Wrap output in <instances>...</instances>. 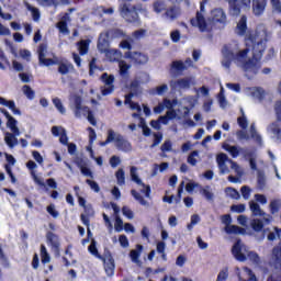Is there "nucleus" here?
Masks as SVG:
<instances>
[{"label": "nucleus", "mask_w": 281, "mask_h": 281, "mask_svg": "<svg viewBox=\"0 0 281 281\" xmlns=\"http://www.w3.org/2000/svg\"><path fill=\"white\" fill-rule=\"evenodd\" d=\"M171 89L181 91L183 89H190L191 85H195L194 77H186L169 82Z\"/></svg>", "instance_id": "f8f14e48"}, {"label": "nucleus", "mask_w": 281, "mask_h": 281, "mask_svg": "<svg viewBox=\"0 0 281 281\" xmlns=\"http://www.w3.org/2000/svg\"><path fill=\"white\" fill-rule=\"evenodd\" d=\"M225 194L226 196H229V199H235V201H238V199H240V192L232 187H227L225 189Z\"/></svg>", "instance_id": "79ce46f5"}, {"label": "nucleus", "mask_w": 281, "mask_h": 281, "mask_svg": "<svg viewBox=\"0 0 281 281\" xmlns=\"http://www.w3.org/2000/svg\"><path fill=\"white\" fill-rule=\"evenodd\" d=\"M222 223L225 225L226 234H245V228H241L236 225H232V216L229 214L222 216Z\"/></svg>", "instance_id": "4468645a"}, {"label": "nucleus", "mask_w": 281, "mask_h": 281, "mask_svg": "<svg viewBox=\"0 0 281 281\" xmlns=\"http://www.w3.org/2000/svg\"><path fill=\"white\" fill-rule=\"evenodd\" d=\"M271 262L276 269L267 281H281V243L272 249Z\"/></svg>", "instance_id": "423d86ee"}, {"label": "nucleus", "mask_w": 281, "mask_h": 281, "mask_svg": "<svg viewBox=\"0 0 281 281\" xmlns=\"http://www.w3.org/2000/svg\"><path fill=\"white\" fill-rule=\"evenodd\" d=\"M270 210L271 212H280L281 210V200L274 199L270 202Z\"/></svg>", "instance_id": "3c124183"}, {"label": "nucleus", "mask_w": 281, "mask_h": 281, "mask_svg": "<svg viewBox=\"0 0 281 281\" xmlns=\"http://www.w3.org/2000/svg\"><path fill=\"white\" fill-rule=\"evenodd\" d=\"M236 136L239 142H249L251 139V136L246 131H237Z\"/></svg>", "instance_id": "864d4df0"}, {"label": "nucleus", "mask_w": 281, "mask_h": 281, "mask_svg": "<svg viewBox=\"0 0 281 281\" xmlns=\"http://www.w3.org/2000/svg\"><path fill=\"white\" fill-rule=\"evenodd\" d=\"M0 262L2 267L9 268L10 261L8 260V257H5V254H3V248L0 246Z\"/></svg>", "instance_id": "13d9d810"}, {"label": "nucleus", "mask_w": 281, "mask_h": 281, "mask_svg": "<svg viewBox=\"0 0 281 281\" xmlns=\"http://www.w3.org/2000/svg\"><path fill=\"white\" fill-rule=\"evenodd\" d=\"M227 278H229V270L227 268H224L217 274L216 281H227Z\"/></svg>", "instance_id": "5fc2aeb1"}, {"label": "nucleus", "mask_w": 281, "mask_h": 281, "mask_svg": "<svg viewBox=\"0 0 281 281\" xmlns=\"http://www.w3.org/2000/svg\"><path fill=\"white\" fill-rule=\"evenodd\" d=\"M171 69L177 71V74H182V71L188 70L186 64L182 60H176L171 63Z\"/></svg>", "instance_id": "58836bf2"}, {"label": "nucleus", "mask_w": 281, "mask_h": 281, "mask_svg": "<svg viewBox=\"0 0 281 281\" xmlns=\"http://www.w3.org/2000/svg\"><path fill=\"white\" fill-rule=\"evenodd\" d=\"M272 14H281V0H270Z\"/></svg>", "instance_id": "37998d69"}, {"label": "nucleus", "mask_w": 281, "mask_h": 281, "mask_svg": "<svg viewBox=\"0 0 281 281\" xmlns=\"http://www.w3.org/2000/svg\"><path fill=\"white\" fill-rule=\"evenodd\" d=\"M267 10V0H252V14L262 16Z\"/></svg>", "instance_id": "6ab92c4d"}, {"label": "nucleus", "mask_w": 281, "mask_h": 281, "mask_svg": "<svg viewBox=\"0 0 281 281\" xmlns=\"http://www.w3.org/2000/svg\"><path fill=\"white\" fill-rule=\"evenodd\" d=\"M273 221L270 214L258 213V217L250 222L254 232H262L265 225H269Z\"/></svg>", "instance_id": "6e6552de"}, {"label": "nucleus", "mask_w": 281, "mask_h": 281, "mask_svg": "<svg viewBox=\"0 0 281 281\" xmlns=\"http://www.w3.org/2000/svg\"><path fill=\"white\" fill-rule=\"evenodd\" d=\"M70 100V109L74 111L75 113V117H80V108L82 106V98L80 95H71L69 98Z\"/></svg>", "instance_id": "aec40b11"}, {"label": "nucleus", "mask_w": 281, "mask_h": 281, "mask_svg": "<svg viewBox=\"0 0 281 281\" xmlns=\"http://www.w3.org/2000/svg\"><path fill=\"white\" fill-rule=\"evenodd\" d=\"M131 43H133V37H127V40L122 41L120 43V47H122V49H131L132 45Z\"/></svg>", "instance_id": "338daca9"}, {"label": "nucleus", "mask_w": 281, "mask_h": 281, "mask_svg": "<svg viewBox=\"0 0 281 281\" xmlns=\"http://www.w3.org/2000/svg\"><path fill=\"white\" fill-rule=\"evenodd\" d=\"M200 194L204 196L206 201H214V190L210 186L201 187Z\"/></svg>", "instance_id": "c756f323"}, {"label": "nucleus", "mask_w": 281, "mask_h": 281, "mask_svg": "<svg viewBox=\"0 0 281 281\" xmlns=\"http://www.w3.org/2000/svg\"><path fill=\"white\" fill-rule=\"evenodd\" d=\"M241 111V116L237 119V123L239 124L240 128H247L249 126V123L247 122V117H245V112Z\"/></svg>", "instance_id": "603ef678"}, {"label": "nucleus", "mask_w": 281, "mask_h": 281, "mask_svg": "<svg viewBox=\"0 0 281 281\" xmlns=\"http://www.w3.org/2000/svg\"><path fill=\"white\" fill-rule=\"evenodd\" d=\"M266 131L274 144H281V123L274 121L268 124Z\"/></svg>", "instance_id": "9d476101"}, {"label": "nucleus", "mask_w": 281, "mask_h": 281, "mask_svg": "<svg viewBox=\"0 0 281 281\" xmlns=\"http://www.w3.org/2000/svg\"><path fill=\"white\" fill-rule=\"evenodd\" d=\"M235 271L239 281H258L254 271L247 267H244L241 272L240 268H236Z\"/></svg>", "instance_id": "f3484780"}, {"label": "nucleus", "mask_w": 281, "mask_h": 281, "mask_svg": "<svg viewBox=\"0 0 281 281\" xmlns=\"http://www.w3.org/2000/svg\"><path fill=\"white\" fill-rule=\"evenodd\" d=\"M198 157H199V151H192L187 159L188 164H190V166H196Z\"/></svg>", "instance_id": "4d7b16f0"}, {"label": "nucleus", "mask_w": 281, "mask_h": 281, "mask_svg": "<svg viewBox=\"0 0 281 281\" xmlns=\"http://www.w3.org/2000/svg\"><path fill=\"white\" fill-rule=\"evenodd\" d=\"M115 177L117 180V186H124V183H126L124 169H119L115 173Z\"/></svg>", "instance_id": "09e8293b"}, {"label": "nucleus", "mask_w": 281, "mask_h": 281, "mask_svg": "<svg viewBox=\"0 0 281 281\" xmlns=\"http://www.w3.org/2000/svg\"><path fill=\"white\" fill-rule=\"evenodd\" d=\"M144 250V246L142 245H136V249H133L130 251V258L132 262L135 265H139L142 261L139 260V257L142 256V251Z\"/></svg>", "instance_id": "cd10ccee"}, {"label": "nucleus", "mask_w": 281, "mask_h": 281, "mask_svg": "<svg viewBox=\"0 0 281 281\" xmlns=\"http://www.w3.org/2000/svg\"><path fill=\"white\" fill-rule=\"evenodd\" d=\"M0 105L10 109L13 115H21V110L16 109V104L14 103V101H8L5 98L0 97Z\"/></svg>", "instance_id": "bb28decb"}, {"label": "nucleus", "mask_w": 281, "mask_h": 281, "mask_svg": "<svg viewBox=\"0 0 281 281\" xmlns=\"http://www.w3.org/2000/svg\"><path fill=\"white\" fill-rule=\"evenodd\" d=\"M138 12H140V14H145V16H148V9L142 4H136L130 8L128 4L124 3L120 7L121 16L126 20L127 23H136V25H139L142 21H139Z\"/></svg>", "instance_id": "7ed1b4c3"}, {"label": "nucleus", "mask_w": 281, "mask_h": 281, "mask_svg": "<svg viewBox=\"0 0 281 281\" xmlns=\"http://www.w3.org/2000/svg\"><path fill=\"white\" fill-rule=\"evenodd\" d=\"M91 41L89 40H82L80 41L77 45H78V50L79 54L81 56H85L87 54H89V45H90Z\"/></svg>", "instance_id": "e433bc0d"}, {"label": "nucleus", "mask_w": 281, "mask_h": 281, "mask_svg": "<svg viewBox=\"0 0 281 281\" xmlns=\"http://www.w3.org/2000/svg\"><path fill=\"white\" fill-rule=\"evenodd\" d=\"M160 150L162 153H172V142L165 140V143L160 147Z\"/></svg>", "instance_id": "052dcab7"}, {"label": "nucleus", "mask_w": 281, "mask_h": 281, "mask_svg": "<svg viewBox=\"0 0 281 281\" xmlns=\"http://www.w3.org/2000/svg\"><path fill=\"white\" fill-rule=\"evenodd\" d=\"M47 240L50 243L54 251L58 254L60 249V240L54 233H47Z\"/></svg>", "instance_id": "2f4dec72"}, {"label": "nucleus", "mask_w": 281, "mask_h": 281, "mask_svg": "<svg viewBox=\"0 0 281 281\" xmlns=\"http://www.w3.org/2000/svg\"><path fill=\"white\" fill-rule=\"evenodd\" d=\"M104 262V271L108 278H113L115 276V260L113 257L108 256L103 259Z\"/></svg>", "instance_id": "412c9836"}, {"label": "nucleus", "mask_w": 281, "mask_h": 281, "mask_svg": "<svg viewBox=\"0 0 281 281\" xmlns=\"http://www.w3.org/2000/svg\"><path fill=\"white\" fill-rule=\"evenodd\" d=\"M181 14V7L173 4L166 9V12L162 13V19H165V21H169L170 23H172L177 21V19H179Z\"/></svg>", "instance_id": "dca6fc26"}, {"label": "nucleus", "mask_w": 281, "mask_h": 281, "mask_svg": "<svg viewBox=\"0 0 281 281\" xmlns=\"http://www.w3.org/2000/svg\"><path fill=\"white\" fill-rule=\"evenodd\" d=\"M41 258L43 265H47L52 261V258L49 257V254L47 252V248H45V245L41 246Z\"/></svg>", "instance_id": "c03bdc74"}, {"label": "nucleus", "mask_w": 281, "mask_h": 281, "mask_svg": "<svg viewBox=\"0 0 281 281\" xmlns=\"http://www.w3.org/2000/svg\"><path fill=\"white\" fill-rule=\"evenodd\" d=\"M18 122L13 116L8 119L7 126L10 128L11 133H13L16 136L21 135V130H19V126H16Z\"/></svg>", "instance_id": "f704fd0d"}, {"label": "nucleus", "mask_w": 281, "mask_h": 281, "mask_svg": "<svg viewBox=\"0 0 281 281\" xmlns=\"http://www.w3.org/2000/svg\"><path fill=\"white\" fill-rule=\"evenodd\" d=\"M146 33H147L146 30L139 29V30L133 32L132 36H130V37L133 38V41H139L146 36Z\"/></svg>", "instance_id": "de8ad7c7"}, {"label": "nucleus", "mask_w": 281, "mask_h": 281, "mask_svg": "<svg viewBox=\"0 0 281 281\" xmlns=\"http://www.w3.org/2000/svg\"><path fill=\"white\" fill-rule=\"evenodd\" d=\"M132 195L134 196V199H136V201H138V203H140V205H148V202L144 200V198H142V195L137 191L132 190Z\"/></svg>", "instance_id": "e2e57ef3"}, {"label": "nucleus", "mask_w": 281, "mask_h": 281, "mask_svg": "<svg viewBox=\"0 0 281 281\" xmlns=\"http://www.w3.org/2000/svg\"><path fill=\"white\" fill-rule=\"evenodd\" d=\"M38 54V63L44 67H52L56 65V57L47 58V46L45 44H41L37 48Z\"/></svg>", "instance_id": "9b49d317"}, {"label": "nucleus", "mask_w": 281, "mask_h": 281, "mask_svg": "<svg viewBox=\"0 0 281 281\" xmlns=\"http://www.w3.org/2000/svg\"><path fill=\"white\" fill-rule=\"evenodd\" d=\"M106 142H113L115 148H117V150H122V153H131V150H133V145H131V142L124 138L122 134L116 133L113 130L108 131Z\"/></svg>", "instance_id": "39448f33"}, {"label": "nucleus", "mask_w": 281, "mask_h": 281, "mask_svg": "<svg viewBox=\"0 0 281 281\" xmlns=\"http://www.w3.org/2000/svg\"><path fill=\"white\" fill-rule=\"evenodd\" d=\"M170 38L172 43H179V41H181V32L179 30L172 31L170 33Z\"/></svg>", "instance_id": "69168bd1"}, {"label": "nucleus", "mask_w": 281, "mask_h": 281, "mask_svg": "<svg viewBox=\"0 0 281 281\" xmlns=\"http://www.w3.org/2000/svg\"><path fill=\"white\" fill-rule=\"evenodd\" d=\"M53 104L57 109V111H59V113H61V115H65V113H67V110L65 109V105H63V101H60V99L54 98Z\"/></svg>", "instance_id": "49530a36"}, {"label": "nucleus", "mask_w": 281, "mask_h": 281, "mask_svg": "<svg viewBox=\"0 0 281 281\" xmlns=\"http://www.w3.org/2000/svg\"><path fill=\"white\" fill-rule=\"evenodd\" d=\"M183 102L184 104H188L189 106H191V109H194V106H196V104L199 103V97H186L183 98Z\"/></svg>", "instance_id": "a18cd8bd"}, {"label": "nucleus", "mask_w": 281, "mask_h": 281, "mask_svg": "<svg viewBox=\"0 0 281 281\" xmlns=\"http://www.w3.org/2000/svg\"><path fill=\"white\" fill-rule=\"evenodd\" d=\"M223 148H224V150H226V153H229L231 157L236 158V157H238V155H240V149H238V146H234V145L224 143Z\"/></svg>", "instance_id": "c9c22d12"}, {"label": "nucleus", "mask_w": 281, "mask_h": 281, "mask_svg": "<svg viewBox=\"0 0 281 281\" xmlns=\"http://www.w3.org/2000/svg\"><path fill=\"white\" fill-rule=\"evenodd\" d=\"M250 139H252L257 146H260V147L265 146V140L262 139V135L258 133V130H256L255 123L250 125Z\"/></svg>", "instance_id": "5701e85b"}, {"label": "nucleus", "mask_w": 281, "mask_h": 281, "mask_svg": "<svg viewBox=\"0 0 281 281\" xmlns=\"http://www.w3.org/2000/svg\"><path fill=\"white\" fill-rule=\"evenodd\" d=\"M105 56L111 63H115V60H120V58H122V52L110 48L105 52Z\"/></svg>", "instance_id": "72a5a7b5"}, {"label": "nucleus", "mask_w": 281, "mask_h": 281, "mask_svg": "<svg viewBox=\"0 0 281 281\" xmlns=\"http://www.w3.org/2000/svg\"><path fill=\"white\" fill-rule=\"evenodd\" d=\"M201 222V217H199V215L194 214L191 217V223L188 224V229L189 232H192V228L194 227V225L199 224Z\"/></svg>", "instance_id": "bf43d9fd"}, {"label": "nucleus", "mask_w": 281, "mask_h": 281, "mask_svg": "<svg viewBox=\"0 0 281 281\" xmlns=\"http://www.w3.org/2000/svg\"><path fill=\"white\" fill-rule=\"evenodd\" d=\"M274 111H276L278 122H281V101L276 103Z\"/></svg>", "instance_id": "774afa93"}, {"label": "nucleus", "mask_w": 281, "mask_h": 281, "mask_svg": "<svg viewBox=\"0 0 281 281\" xmlns=\"http://www.w3.org/2000/svg\"><path fill=\"white\" fill-rule=\"evenodd\" d=\"M130 175L132 181L137 183V186H140V192L145 194L147 199H150V186L144 184L142 179H139V176H137V167H131Z\"/></svg>", "instance_id": "ddd939ff"}, {"label": "nucleus", "mask_w": 281, "mask_h": 281, "mask_svg": "<svg viewBox=\"0 0 281 281\" xmlns=\"http://www.w3.org/2000/svg\"><path fill=\"white\" fill-rule=\"evenodd\" d=\"M114 228H115V232H122V229H124V222L117 215H115Z\"/></svg>", "instance_id": "680f3d73"}, {"label": "nucleus", "mask_w": 281, "mask_h": 281, "mask_svg": "<svg viewBox=\"0 0 281 281\" xmlns=\"http://www.w3.org/2000/svg\"><path fill=\"white\" fill-rule=\"evenodd\" d=\"M101 80L104 85L101 87V95H111V93H113L115 89V87L113 86V82H115V77L113 75L104 72L101 76Z\"/></svg>", "instance_id": "1a4fd4ad"}, {"label": "nucleus", "mask_w": 281, "mask_h": 281, "mask_svg": "<svg viewBox=\"0 0 281 281\" xmlns=\"http://www.w3.org/2000/svg\"><path fill=\"white\" fill-rule=\"evenodd\" d=\"M124 58L131 60L134 65H146L148 63L147 55L139 52H126Z\"/></svg>", "instance_id": "2eb2a0df"}, {"label": "nucleus", "mask_w": 281, "mask_h": 281, "mask_svg": "<svg viewBox=\"0 0 281 281\" xmlns=\"http://www.w3.org/2000/svg\"><path fill=\"white\" fill-rule=\"evenodd\" d=\"M55 65H58V74H60L61 76H67V74H71V71H74V64H71L67 59L58 60V58L56 57Z\"/></svg>", "instance_id": "a211bd4d"}, {"label": "nucleus", "mask_w": 281, "mask_h": 281, "mask_svg": "<svg viewBox=\"0 0 281 281\" xmlns=\"http://www.w3.org/2000/svg\"><path fill=\"white\" fill-rule=\"evenodd\" d=\"M235 34H237V36H247V16L246 15H243L240 20L237 22Z\"/></svg>", "instance_id": "b1692460"}, {"label": "nucleus", "mask_w": 281, "mask_h": 281, "mask_svg": "<svg viewBox=\"0 0 281 281\" xmlns=\"http://www.w3.org/2000/svg\"><path fill=\"white\" fill-rule=\"evenodd\" d=\"M119 68H120V75L123 78H127L128 77V69H131V65L126 64V61H124V60H120L119 61Z\"/></svg>", "instance_id": "a19ab883"}, {"label": "nucleus", "mask_w": 281, "mask_h": 281, "mask_svg": "<svg viewBox=\"0 0 281 281\" xmlns=\"http://www.w3.org/2000/svg\"><path fill=\"white\" fill-rule=\"evenodd\" d=\"M216 164L222 175H229L231 168V170H234V172L237 173V177L243 176V168H240V166H238L237 162L229 159V157H227L226 154H218L216 157Z\"/></svg>", "instance_id": "20e7f679"}, {"label": "nucleus", "mask_w": 281, "mask_h": 281, "mask_svg": "<svg viewBox=\"0 0 281 281\" xmlns=\"http://www.w3.org/2000/svg\"><path fill=\"white\" fill-rule=\"evenodd\" d=\"M168 9V4L166 3V0H156L153 2V11L156 14H161L162 12H166Z\"/></svg>", "instance_id": "c85d7f7f"}, {"label": "nucleus", "mask_w": 281, "mask_h": 281, "mask_svg": "<svg viewBox=\"0 0 281 281\" xmlns=\"http://www.w3.org/2000/svg\"><path fill=\"white\" fill-rule=\"evenodd\" d=\"M211 18L215 23H225V21H227V15L225 14V11L221 8L214 9L211 12Z\"/></svg>", "instance_id": "393cba45"}, {"label": "nucleus", "mask_w": 281, "mask_h": 281, "mask_svg": "<svg viewBox=\"0 0 281 281\" xmlns=\"http://www.w3.org/2000/svg\"><path fill=\"white\" fill-rule=\"evenodd\" d=\"M269 41H271V31L265 24H259L255 31L246 34L245 48H240V44L236 41L223 46L222 66L229 69L232 63H235L246 74H258L260 71V59Z\"/></svg>", "instance_id": "f257e3e1"}, {"label": "nucleus", "mask_w": 281, "mask_h": 281, "mask_svg": "<svg viewBox=\"0 0 281 281\" xmlns=\"http://www.w3.org/2000/svg\"><path fill=\"white\" fill-rule=\"evenodd\" d=\"M88 249H89L90 254H92V256L100 258V254L98 252V247H95V239H92Z\"/></svg>", "instance_id": "0e129e2a"}, {"label": "nucleus", "mask_w": 281, "mask_h": 281, "mask_svg": "<svg viewBox=\"0 0 281 281\" xmlns=\"http://www.w3.org/2000/svg\"><path fill=\"white\" fill-rule=\"evenodd\" d=\"M16 134L7 132L4 135V142L9 146V148H13L19 144V138H16Z\"/></svg>", "instance_id": "7c9ffc66"}, {"label": "nucleus", "mask_w": 281, "mask_h": 281, "mask_svg": "<svg viewBox=\"0 0 281 281\" xmlns=\"http://www.w3.org/2000/svg\"><path fill=\"white\" fill-rule=\"evenodd\" d=\"M22 91H23L24 95H26V98L29 100H34L36 94H35L34 90H32V88L30 86H23Z\"/></svg>", "instance_id": "8fccbe9b"}, {"label": "nucleus", "mask_w": 281, "mask_h": 281, "mask_svg": "<svg viewBox=\"0 0 281 281\" xmlns=\"http://www.w3.org/2000/svg\"><path fill=\"white\" fill-rule=\"evenodd\" d=\"M26 10L31 12L33 21H41V11L36 7H32V4L26 3Z\"/></svg>", "instance_id": "ea45409f"}, {"label": "nucleus", "mask_w": 281, "mask_h": 281, "mask_svg": "<svg viewBox=\"0 0 281 281\" xmlns=\"http://www.w3.org/2000/svg\"><path fill=\"white\" fill-rule=\"evenodd\" d=\"M240 192H241L243 199H245L246 201H249L251 196V188L244 186L241 187Z\"/></svg>", "instance_id": "6e6d98bb"}, {"label": "nucleus", "mask_w": 281, "mask_h": 281, "mask_svg": "<svg viewBox=\"0 0 281 281\" xmlns=\"http://www.w3.org/2000/svg\"><path fill=\"white\" fill-rule=\"evenodd\" d=\"M98 49L101 54L109 52V33H101L98 41Z\"/></svg>", "instance_id": "4be33fe9"}, {"label": "nucleus", "mask_w": 281, "mask_h": 281, "mask_svg": "<svg viewBox=\"0 0 281 281\" xmlns=\"http://www.w3.org/2000/svg\"><path fill=\"white\" fill-rule=\"evenodd\" d=\"M250 95L257 100H262L265 98V90L262 88H249Z\"/></svg>", "instance_id": "4c0bfd02"}, {"label": "nucleus", "mask_w": 281, "mask_h": 281, "mask_svg": "<svg viewBox=\"0 0 281 281\" xmlns=\"http://www.w3.org/2000/svg\"><path fill=\"white\" fill-rule=\"evenodd\" d=\"M232 254L238 262H245L248 258L252 265H260V256L255 251L248 250L240 239H237L232 248Z\"/></svg>", "instance_id": "f03ea898"}, {"label": "nucleus", "mask_w": 281, "mask_h": 281, "mask_svg": "<svg viewBox=\"0 0 281 281\" xmlns=\"http://www.w3.org/2000/svg\"><path fill=\"white\" fill-rule=\"evenodd\" d=\"M37 3L44 8H50V5L58 8V5H68L69 0H37Z\"/></svg>", "instance_id": "a878e982"}, {"label": "nucleus", "mask_w": 281, "mask_h": 281, "mask_svg": "<svg viewBox=\"0 0 281 281\" xmlns=\"http://www.w3.org/2000/svg\"><path fill=\"white\" fill-rule=\"evenodd\" d=\"M228 4L232 16H238V14H240V1L229 0Z\"/></svg>", "instance_id": "473e14b6"}, {"label": "nucleus", "mask_w": 281, "mask_h": 281, "mask_svg": "<svg viewBox=\"0 0 281 281\" xmlns=\"http://www.w3.org/2000/svg\"><path fill=\"white\" fill-rule=\"evenodd\" d=\"M203 12H205V7L202 3L195 18L191 19V25L198 27L200 32H210L212 30V21L205 20Z\"/></svg>", "instance_id": "0eeeda50"}]
</instances>
